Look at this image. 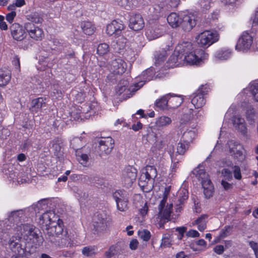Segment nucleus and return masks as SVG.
Returning <instances> with one entry per match:
<instances>
[{"label": "nucleus", "mask_w": 258, "mask_h": 258, "mask_svg": "<svg viewBox=\"0 0 258 258\" xmlns=\"http://www.w3.org/2000/svg\"><path fill=\"white\" fill-rule=\"evenodd\" d=\"M232 122L234 127L239 131L242 134L246 133V127L245 120L239 115H235L233 117Z\"/></svg>", "instance_id": "obj_25"}, {"label": "nucleus", "mask_w": 258, "mask_h": 258, "mask_svg": "<svg viewBox=\"0 0 258 258\" xmlns=\"http://www.w3.org/2000/svg\"><path fill=\"white\" fill-rule=\"evenodd\" d=\"M47 207L46 201L45 200L39 201L36 205L35 211L37 209L39 210L40 209H45Z\"/></svg>", "instance_id": "obj_62"}, {"label": "nucleus", "mask_w": 258, "mask_h": 258, "mask_svg": "<svg viewBox=\"0 0 258 258\" xmlns=\"http://www.w3.org/2000/svg\"><path fill=\"white\" fill-rule=\"evenodd\" d=\"M137 170L132 166L125 167L122 172L121 181L126 186H130L136 179Z\"/></svg>", "instance_id": "obj_13"}, {"label": "nucleus", "mask_w": 258, "mask_h": 258, "mask_svg": "<svg viewBox=\"0 0 258 258\" xmlns=\"http://www.w3.org/2000/svg\"><path fill=\"white\" fill-rule=\"evenodd\" d=\"M6 175L8 176L10 180H12L13 182H17L18 183H26L28 181V178H23L20 175H18L16 172H12V170L4 171Z\"/></svg>", "instance_id": "obj_33"}, {"label": "nucleus", "mask_w": 258, "mask_h": 258, "mask_svg": "<svg viewBox=\"0 0 258 258\" xmlns=\"http://www.w3.org/2000/svg\"><path fill=\"white\" fill-rule=\"evenodd\" d=\"M128 82L126 81H123L122 84H120L117 85L116 92L119 94H121L126 90Z\"/></svg>", "instance_id": "obj_55"}, {"label": "nucleus", "mask_w": 258, "mask_h": 258, "mask_svg": "<svg viewBox=\"0 0 258 258\" xmlns=\"http://www.w3.org/2000/svg\"><path fill=\"white\" fill-rule=\"evenodd\" d=\"M95 253V249L93 247L86 246L82 249V253L85 256H90Z\"/></svg>", "instance_id": "obj_58"}, {"label": "nucleus", "mask_w": 258, "mask_h": 258, "mask_svg": "<svg viewBox=\"0 0 258 258\" xmlns=\"http://www.w3.org/2000/svg\"><path fill=\"white\" fill-rule=\"evenodd\" d=\"M92 106L89 103H84L80 106L81 109H79V112L77 113L76 116L74 112L72 113L71 115L75 120H79L80 118H82L81 114L89 112L92 109Z\"/></svg>", "instance_id": "obj_36"}, {"label": "nucleus", "mask_w": 258, "mask_h": 258, "mask_svg": "<svg viewBox=\"0 0 258 258\" xmlns=\"http://www.w3.org/2000/svg\"><path fill=\"white\" fill-rule=\"evenodd\" d=\"M157 175V171L153 166H147L143 168L139 179V185L146 191L151 190L154 186L155 178Z\"/></svg>", "instance_id": "obj_4"}, {"label": "nucleus", "mask_w": 258, "mask_h": 258, "mask_svg": "<svg viewBox=\"0 0 258 258\" xmlns=\"http://www.w3.org/2000/svg\"><path fill=\"white\" fill-rule=\"evenodd\" d=\"M109 50V45L106 43L100 44L97 47V53L101 55L106 54Z\"/></svg>", "instance_id": "obj_50"}, {"label": "nucleus", "mask_w": 258, "mask_h": 258, "mask_svg": "<svg viewBox=\"0 0 258 258\" xmlns=\"http://www.w3.org/2000/svg\"><path fill=\"white\" fill-rule=\"evenodd\" d=\"M171 235L169 234L166 233L163 235L162 241L160 245L161 247H169L172 243Z\"/></svg>", "instance_id": "obj_47"}, {"label": "nucleus", "mask_w": 258, "mask_h": 258, "mask_svg": "<svg viewBox=\"0 0 258 258\" xmlns=\"http://www.w3.org/2000/svg\"><path fill=\"white\" fill-rule=\"evenodd\" d=\"M110 73L114 75H121L126 69V64L121 58H116L112 60L108 65Z\"/></svg>", "instance_id": "obj_15"}, {"label": "nucleus", "mask_w": 258, "mask_h": 258, "mask_svg": "<svg viewBox=\"0 0 258 258\" xmlns=\"http://www.w3.org/2000/svg\"><path fill=\"white\" fill-rule=\"evenodd\" d=\"M110 218L104 213H99L94 218L93 225L98 231H102L106 229L110 222Z\"/></svg>", "instance_id": "obj_14"}, {"label": "nucleus", "mask_w": 258, "mask_h": 258, "mask_svg": "<svg viewBox=\"0 0 258 258\" xmlns=\"http://www.w3.org/2000/svg\"><path fill=\"white\" fill-rule=\"evenodd\" d=\"M197 130L195 127L190 128L188 125H186L185 130L183 132L182 139L187 143H190L196 138Z\"/></svg>", "instance_id": "obj_29"}, {"label": "nucleus", "mask_w": 258, "mask_h": 258, "mask_svg": "<svg viewBox=\"0 0 258 258\" xmlns=\"http://www.w3.org/2000/svg\"><path fill=\"white\" fill-rule=\"evenodd\" d=\"M124 26L122 22L119 20H113L108 24L106 28V34L109 36L115 37L120 36L122 34Z\"/></svg>", "instance_id": "obj_17"}, {"label": "nucleus", "mask_w": 258, "mask_h": 258, "mask_svg": "<svg viewBox=\"0 0 258 258\" xmlns=\"http://www.w3.org/2000/svg\"><path fill=\"white\" fill-rule=\"evenodd\" d=\"M25 217V213L23 210H19L13 211L8 215V219L11 222L16 223L18 235L21 234L22 237L26 240H29L36 245H40L43 242V237L39 236L34 231L33 225L30 224L19 225Z\"/></svg>", "instance_id": "obj_2"}, {"label": "nucleus", "mask_w": 258, "mask_h": 258, "mask_svg": "<svg viewBox=\"0 0 258 258\" xmlns=\"http://www.w3.org/2000/svg\"><path fill=\"white\" fill-rule=\"evenodd\" d=\"M118 3V5L120 6L128 9L130 8L132 5V0H116Z\"/></svg>", "instance_id": "obj_57"}, {"label": "nucleus", "mask_w": 258, "mask_h": 258, "mask_svg": "<svg viewBox=\"0 0 258 258\" xmlns=\"http://www.w3.org/2000/svg\"><path fill=\"white\" fill-rule=\"evenodd\" d=\"M158 77V75H155V70L153 67L148 68L146 70L142 72L139 77V79L141 80L135 83L133 86H132L129 88V91L132 92H136L141 88L145 82L152 80Z\"/></svg>", "instance_id": "obj_10"}, {"label": "nucleus", "mask_w": 258, "mask_h": 258, "mask_svg": "<svg viewBox=\"0 0 258 258\" xmlns=\"http://www.w3.org/2000/svg\"><path fill=\"white\" fill-rule=\"evenodd\" d=\"M172 119L167 116L162 115L156 118L155 126L157 128H163L171 124Z\"/></svg>", "instance_id": "obj_27"}, {"label": "nucleus", "mask_w": 258, "mask_h": 258, "mask_svg": "<svg viewBox=\"0 0 258 258\" xmlns=\"http://www.w3.org/2000/svg\"><path fill=\"white\" fill-rule=\"evenodd\" d=\"M167 56V52L164 50L157 52L155 55L154 64L156 67H161L166 57Z\"/></svg>", "instance_id": "obj_38"}, {"label": "nucleus", "mask_w": 258, "mask_h": 258, "mask_svg": "<svg viewBox=\"0 0 258 258\" xmlns=\"http://www.w3.org/2000/svg\"><path fill=\"white\" fill-rule=\"evenodd\" d=\"M169 108H175L180 106L183 102L180 96H172L169 94Z\"/></svg>", "instance_id": "obj_39"}, {"label": "nucleus", "mask_w": 258, "mask_h": 258, "mask_svg": "<svg viewBox=\"0 0 258 258\" xmlns=\"http://www.w3.org/2000/svg\"><path fill=\"white\" fill-rule=\"evenodd\" d=\"M25 0H16L15 2L10 5L8 7V10L9 11L15 10L16 8H21L25 5Z\"/></svg>", "instance_id": "obj_52"}, {"label": "nucleus", "mask_w": 258, "mask_h": 258, "mask_svg": "<svg viewBox=\"0 0 258 258\" xmlns=\"http://www.w3.org/2000/svg\"><path fill=\"white\" fill-rule=\"evenodd\" d=\"M16 16V13L15 12V10L11 11L10 13L7 14L6 18L7 21L9 23H11L14 21V19L15 18Z\"/></svg>", "instance_id": "obj_63"}, {"label": "nucleus", "mask_w": 258, "mask_h": 258, "mask_svg": "<svg viewBox=\"0 0 258 258\" xmlns=\"http://www.w3.org/2000/svg\"><path fill=\"white\" fill-rule=\"evenodd\" d=\"M199 6L202 12L206 13L213 4V0H199Z\"/></svg>", "instance_id": "obj_43"}, {"label": "nucleus", "mask_w": 258, "mask_h": 258, "mask_svg": "<svg viewBox=\"0 0 258 258\" xmlns=\"http://www.w3.org/2000/svg\"><path fill=\"white\" fill-rule=\"evenodd\" d=\"M252 24L254 26H258V7L255 9L251 18Z\"/></svg>", "instance_id": "obj_64"}, {"label": "nucleus", "mask_w": 258, "mask_h": 258, "mask_svg": "<svg viewBox=\"0 0 258 258\" xmlns=\"http://www.w3.org/2000/svg\"><path fill=\"white\" fill-rule=\"evenodd\" d=\"M169 94L162 96L156 100L155 106L160 110H165L169 109Z\"/></svg>", "instance_id": "obj_31"}, {"label": "nucleus", "mask_w": 258, "mask_h": 258, "mask_svg": "<svg viewBox=\"0 0 258 258\" xmlns=\"http://www.w3.org/2000/svg\"><path fill=\"white\" fill-rule=\"evenodd\" d=\"M255 115V112L253 108L248 107L246 111V117L250 123L253 124L254 122Z\"/></svg>", "instance_id": "obj_48"}, {"label": "nucleus", "mask_w": 258, "mask_h": 258, "mask_svg": "<svg viewBox=\"0 0 258 258\" xmlns=\"http://www.w3.org/2000/svg\"><path fill=\"white\" fill-rule=\"evenodd\" d=\"M73 148L76 151L79 149L78 147L82 145V141L80 138H74L71 142Z\"/></svg>", "instance_id": "obj_56"}, {"label": "nucleus", "mask_w": 258, "mask_h": 258, "mask_svg": "<svg viewBox=\"0 0 258 258\" xmlns=\"http://www.w3.org/2000/svg\"><path fill=\"white\" fill-rule=\"evenodd\" d=\"M168 24L173 28H176L181 25L182 14L181 15L176 13H171L167 18Z\"/></svg>", "instance_id": "obj_26"}, {"label": "nucleus", "mask_w": 258, "mask_h": 258, "mask_svg": "<svg viewBox=\"0 0 258 258\" xmlns=\"http://www.w3.org/2000/svg\"><path fill=\"white\" fill-rule=\"evenodd\" d=\"M168 192L169 190L166 188L163 199L159 205V217L161 220H164V222L169 220L172 209V204L167 203Z\"/></svg>", "instance_id": "obj_11"}, {"label": "nucleus", "mask_w": 258, "mask_h": 258, "mask_svg": "<svg viewBox=\"0 0 258 258\" xmlns=\"http://www.w3.org/2000/svg\"><path fill=\"white\" fill-rule=\"evenodd\" d=\"M208 56L204 50L195 48L190 42L183 41L176 45L165 67L170 68L181 64L199 66L205 62Z\"/></svg>", "instance_id": "obj_1"}, {"label": "nucleus", "mask_w": 258, "mask_h": 258, "mask_svg": "<svg viewBox=\"0 0 258 258\" xmlns=\"http://www.w3.org/2000/svg\"><path fill=\"white\" fill-rule=\"evenodd\" d=\"M12 63L15 66L16 71L19 73L20 71V64L19 58L17 56L13 58Z\"/></svg>", "instance_id": "obj_61"}, {"label": "nucleus", "mask_w": 258, "mask_h": 258, "mask_svg": "<svg viewBox=\"0 0 258 258\" xmlns=\"http://www.w3.org/2000/svg\"><path fill=\"white\" fill-rule=\"evenodd\" d=\"M55 217V214L53 211H47L43 213L39 218L38 223L45 229L51 225L54 221L53 219Z\"/></svg>", "instance_id": "obj_22"}, {"label": "nucleus", "mask_w": 258, "mask_h": 258, "mask_svg": "<svg viewBox=\"0 0 258 258\" xmlns=\"http://www.w3.org/2000/svg\"><path fill=\"white\" fill-rule=\"evenodd\" d=\"M164 31L165 26L159 20H150L146 35L149 40H152L162 36Z\"/></svg>", "instance_id": "obj_7"}, {"label": "nucleus", "mask_w": 258, "mask_h": 258, "mask_svg": "<svg viewBox=\"0 0 258 258\" xmlns=\"http://www.w3.org/2000/svg\"><path fill=\"white\" fill-rule=\"evenodd\" d=\"M224 179L230 181L232 179V172L227 168H223L219 171Z\"/></svg>", "instance_id": "obj_51"}, {"label": "nucleus", "mask_w": 258, "mask_h": 258, "mask_svg": "<svg viewBox=\"0 0 258 258\" xmlns=\"http://www.w3.org/2000/svg\"><path fill=\"white\" fill-rule=\"evenodd\" d=\"M18 238V239L16 238L15 240H14V237L11 238L9 242V248L14 254H24V250L22 247L21 244L20 243V239L22 237L19 235Z\"/></svg>", "instance_id": "obj_24"}, {"label": "nucleus", "mask_w": 258, "mask_h": 258, "mask_svg": "<svg viewBox=\"0 0 258 258\" xmlns=\"http://www.w3.org/2000/svg\"><path fill=\"white\" fill-rule=\"evenodd\" d=\"M191 102L195 106V109H197L202 107L205 104V99L202 94H196L192 97Z\"/></svg>", "instance_id": "obj_35"}, {"label": "nucleus", "mask_w": 258, "mask_h": 258, "mask_svg": "<svg viewBox=\"0 0 258 258\" xmlns=\"http://www.w3.org/2000/svg\"><path fill=\"white\" fill-rule=\"evenodd\" d=\"M244 93L248 94V92L252 96L253 99L258 102V82H252L244 89Z\"/></svg>", "instance_id": "obj_32"}, {"label": "nucleus", "mask_w": 258, "mask_h": 258, "mask_svg": "<svg viewBox=\"0 0 258 258\" xmlns=\"http://www.w3.org/2000/svg\"><path fill=\"white\" fill-rule=\"evenodd\" d=\"M220 39V34L215 30H206L200 33L196 37L197 43L204 48H208L216 43Z\"/></svg>", "instance_id": "obj_6"}, {"label": "nucleus", "mask_w": 258, "mask_h": 258, "mask_svg": "<svg viewBox=\"0 0 258 258\" xmlns=\"http://www.w3.org/2000/svg\"><path fill=\"white\" fill-rule=\"evenodd\" d=\"M139 237L144 241H148L151 237V234L149 231L146 229H141L138 231Z\"/></svg>", "instance_id": "obj_53"}, {"label": "nucleus", "mask_w": 258, "mask_h": 258, "mask_svg": "<svg viewBox=\"0 0 258 258\" xmlns=\"http://www.w3.org/2000/svg\"><path fill=\"white\" fill-rule=\"evenodd\" d=\"M129 26L135 31L143 29L144 27V22L142 17L139 14L132 16L130 20Z\"/></svg>", "instance_id": "obj_23"}, {"label": "nucleus", "mask_w": 258, "mask_h": 258, "mask_svg": "<svg viewBox=\"0 0 258 258\" xmlns=\"http://www.w3.org/2000/svg\"><path fill=\"white\" fill-rule=\"evenodd\" d=\"M81 27L83 32L86 35H92L94 32L95 27L90 22L85 21L82 22Z\"/></svg>", "instance_id": "obj_42"}, {"label": "nucleus", "mask_w": 258, "mask_h": 258, "mask_svg": "<svg viewBox=\"0 0 258 258\" xmlns=\"http://www.w3.org/2000/svg\"><path fill=\"white\" fill-rule=\"evenodd\" d=\"M118 37L119 38L115 40L116 46L113 45V46L116 52L120 53L122 52V50L125 48L127 40L122 36L120 35Z\"/></svg>", "instance_id": "obj_40"}, {"label": "nucleus", "mask_w": 258, "mask_h": 258, "mask_svg": "<svg viewBox=\"0 0 258 258\" xmlns=\"http://www.w3.org/2000/svg\"><path fill=\"white\" fill-rule=\"evenodd\" d=\"M202 112L201 110L193 109L191 108L186 109L180 119V126L182 124L186 125L189 121H196L202 116Z\"/></svg>", "instance_id": "obj_16"}, {"label": "nucleus", "mask_w": 258, "mask_h": 258, "mask_svg": "<svg viewBox=\"0 0 258 258\" xmlns=\"http://www.w3.org/2000/svg\"><path fill=\"white\" fill-rule=\"evenodd\" d=\"M11 72L8 69L0 70V86H6L10 81Z\"/></svg>", "instance_id": "obj_37"}, {"label": "nucleus", "mask_w": 258, "mask_h": 258, "mask_svg": "<svg viewBox=\"0 0 258 258\" xmlns=\"http://www.w3.org/2000/svg\"><path fill=\"white\" fill-rule=\"evenodd\" d=\"M25 28L30 37L35 40H40L44 36L43 30L32 23L26 24Z\"/></svg>", "instance_id": "obj_20"}, {"label": "nucleus", "mask_w": 258, "mask_h": 258, "mask_svg": "<svg viewBox=\"0 0 258 258\" xmlns=\"http://www.w3.org/2000/svg\"><path fill=\"white\" fill-rule=\"evenodd\" d=\"M113 198L116 202L117 209L124 212L128 208L129 195L127 192L123 190H118L113 193Z\"/></svg>", "instance_id": "obj_12"}, {"label": "nucleus", "mask_w": 258, "mask_h": 258, "mask_svg": "<svg viewBox=\"0 0 258 258\" xmlns=\"http://www.w3.org/2000/svg\"><path fill=\"white\" fill-rule=\"evenodd\" d=\"M207 214L202 215L199 218L192 222V225H198V229L200 231H203L207 227V222L208 218Z\"/></svg>", "instance_id": "obj_34"}, {"label": "nucleus", "mask_w": 258, "mask_h": 258, "mask_svg": "<svg viewBox=\"0 0 258 258\" xmlns=\"http://www.w3.org/2000/svg\"><path fill=\"white\" fill-rule=\"evenodd\" d=\"M192 174L201 181L204 194L206 198L211 197L214 192V186L209 178V175L205 172L204 166L200 164L192 171Z\"/></svg>", "instance_id": "obj_3"}, {"label": "nucleus", "mask_w": 258, "mask_h": 258, "mask_svg": "<svg viewBox=\"0 0 258 258\" xmlns=\"http://www.w3.org/2000/svg\"><path fill=\"white\" fill-rule=\"evenodd\" d=\"M76 154L77 160L83 166H86L89 160L88 156L86 154L81 153L80 149H77L76 151Z\"/></svg>", "instance_id": "obj_44"}, {"label": "nucleus", "mask_w": 258, "mask_h": 258, "mask_svg": "<svg viewBox=\"0 0 258 258\" xmlns=\"http://www.w3.org/2000/svg\"><path fill=\"white\" fill-rule=\"evenodd\" d=\"M46 231V234L48 236L47 238L51 243L58 244L60 246L66 245V239L59 236L63 233V228L61 224L54 221L52 223L51 225L47 228Z\"/></svg>", "instance_id": "obj_5"}, {"label": "nucleus", "mask_w": 258, "mask_h": 258, "mask_svg": "<svg viewBox=\"0 0 258 258\" xmlns=\"http://www.w3.org/2000/svg\"><path fill=\"white\" fill-rule=\"evenodd\" d=\"M188 191L185 189H182L180 190L179 194V197L178 200V204H176V211H180L181 209V205L184 203L188 198Z\"/></svg>", "instance_id": "obj_41"}, {"label": "nucleus", "mask_w": 258, "mask_h": 258, "mask_svg": "<svg viewBox=\"0 0 258 258\" xmlns=\"http://www.w3.org/2000/svg\"><path fill=\"white\" fill-rule=\"evenodd\" d=\"M257 40L256 41L255 45H252V36L247 32H244L242 33L237 42L235 45V49L240 52H247L252 46L254 50H258L256 47V44Z\"/></svg>", "instance_id": "obj_8"}, {"label": "nucleus", "mask_w": 258, "mask_h": 258, "mask_svg": "<svg viewBox=\"0 0 258 258\" xmlns=\"http://www.w3.org/2000/svg\"><path fill=\"white\" fill-rule=\"evenodd\" d=\"M232 50L228 48H222L218 50L214 54V57L217 60H225L231 57Z\"/></svg>", "instance_id": "obj_30"}, {"label": "nucleus", "mask_w": 258, "mask_h": 258, "mask_svg": "<svg viewBox=\"0 0 258 258\" xmlns=\"http://www.w3.org/2000/svg\"><path fill=\"white\" fill-rule=\"evenodd\" d=\"M196 25V16L192 13H183L182 14L181 25L182 29L186 31H189Z\"/></svg>", "instance_id": "obj_19"}, {"label": "nucleus", "mask_w": 258, "mask_h": 258, "mask_svg": "<svg viewBox=\"0 0 258 258\" xmlns=\"http://www.w3.org/2000/svg\"><path fill=\"white\" fill-rule=\"evenodd\" d=\"M114 146V141L110 137L102 138L99 141V148L101 154L110 153Z\"/></svg>", "instance_id": "obj_21"}, {"label": "nucleus", "mask_w": 258, "mask_h": 258, "mask_svg": "<svg viewBox=\"0 0 258 258\" xmlns=\"http://www.w3.org/2000/svg\"><path fill=\"white\" fill-rule=\"evenodd\" d=\"M10 134V131L4 127H0V138L4 139H6Z\"/></svg>", "instance_id": "obj_60"}, {"label": "nucleus", "mask_w": 258, "mask_h": 258, "mask_svg": "<svg viewBox=\"0 0 258 258\" xmlns=\"http://www.w3.org/2000/svg\"><path fill=\"white\" fill-rule=\"evenodd\" d=\"M119 249V247L117 244L111 245L105 253L106 258H110L113 255L117 254Z\"/></svg>", "instance_id": "obj_46"}, {"label": "nucleus", "mask_w": 258, "mask_h": 258, "mask_svg": "<svg viewBox=\"0 0 258 258\" xmlns=\"http://www.w3.org/2000/svg\"><path fill=\"white\" fill-rule=\"evenodd\" d=\"M232 169L234 177L236 179L240 180L242 178V175L240 167L237 165H234Z\"/></svg>", "instance_id": "obj_54"}, {"label": "nucleus", "mask_w": 258, "mask_h": 258, "mask_svg": "<svg viewBox=\"0 0 258 258\" xmlns=\"http://www.w3.org/2000/svg\"><path fill=\"white\" fill-rule=\"evenodd\" d=\"M11 34L13 39L17 41H22L27 36L25 27L17 23H13L10 27Z\"/></svg>", "instance_id": "obj_18"}, {"label": "nucleus", "mask_w": 258, "mask_h": 258, "mask_svg": "<svg viewBox=\"0 0 258 258\" xmlns=\"http://www.w3.org/2000/svg\"><path fill=\"white\" fill-rule=\"evenodd\" d=\"M188 147V143L184 141L180 142L177 146V153L179 155H183L187 150Z\"/></svg>", "instance_id": "obj_49"}, {"label": "nucleus", "mask_w": 258, "mask_h": 258, "mask_svg": "<svg viewBox=\"0 0 258 258\" xmlns=\"http://www.w3.org/2000/svg\"><path fill=\"white\" fill-rule=\"evenodd\" d=\"M72 95L74 97V101L76 103H82L85 98V94L84 92H78L74 90L72 92Z\"/></svg>", "instance_id": "obj_45"}, {"label": "nucleus", "mask_w": 258, "mask_h": 258, "mask_svg": "<svg viewBox=\"0 0 258 258\" xmlns=\"http://www.w3.org/2000/svg\"><path fill=\"white\" fill-rule=\"evenodd\" d=\"M46 99L45 98L40 97L33 99L31 102V110L32 112L37 113L40 109L45 106Z\"/></svg>", "instance_id": "obj_28"}, {"label": "nucleus", "mask_w": 258, "mask_h": 258, "mask_svg": "<svg viewBox=\"0 0 258 258\" xmlns=\"http://www.w3.org/2000/svg\"><path fill=\"white\" fill-rule=\"evenodd\" d=\"M162 8L158 5H154L151 9H150V12L153 14L155 17H158L161 11Z\"/></svg>", "instance_id": "obj_59"}, {"label": "nucleus", "mask_w": 258, "mask_h": 258, "mask_svg": "<svg viewBox=\"0 0 258 258\" xmlns=\"http://www.w3.org/2000/svg\"><path fill=\"white\" fill-rule=\"evenodd\" d=\"M229 152L237 162H242L245 159L243 146L237 142L231 140L227 143Z\"/></svg>", "instance_id": "obj_9"}]
</instances>
